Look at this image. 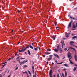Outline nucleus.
<instances>
[{"label": "nucleus", "mask_w": 77, "mask_h": 77, "mask_svg": "<svg viewBox=\"0 0 77 77\" xmlns=\"http://www.w3.org/2000/svg\"><path fill=\"white\" fill-rule=\"evenodd\" d=\"M34 50L35 51H37V50H38V49L36 48H34Z\"/></svg>", "instance_id": "nucleus-32"}, {"label": "nucleus", "mask_w": 77, "mask_h": 77, "mask_svg": "<svg viewBox=\"0 0 77 77\" xmlns=\"http://www.w3.org/2000/svg\"><path fill=\"white\" fill-rule=\"evenodd\" d=\"M60 43L62 44V48H63V46L65 45V44L64 43V41H61Z\"/></svg>", "instance_id": "nucleus-2"}, {"label": "nucleus", "mask_w": 77, "mask_h": 77, "mask_svg": "<svg viewBox=\"0 0 77 77\" xmlns=\"http://www.w3.org/2000/svg\"><path fill=\"white\" fill-rule=\"evenodd\" d=\"M68 17L69 18V19H72V20H77L76 18L75 17H71L70 16V17H69V15Z\"/></svg>", "instance_id": "nucleus-3"}, {"label": "nucleus", "mask_w": 77, "mask_h": 77, "mask_svg": "<svg viewBox=\"0 0 77 77\" xmlns=\"http://www.w3.org/2000/svg\"><path fill=\"white\" fill-rule=\"evenodd\" d=\"M56 35H54L52 36V39L53 40H55L56 39Z\"/></svg>", "instance_id": "nucleus-9"}, {"label": "nucleus", "mask_w": 77, "mask_h": 77, "mask_svg": "<svg viewBox=\"0 0 77 77\" xmlns=\"http://www.w3.org/2000/svg\"><path fill=\"white\" fill-rule=\"evenodd\" d=\"M19 58H20V56H19L16 59H19Z\"/></svg>", "instance_id": "nucleus-47"}, {"label": "nucleus", "mask_w": 77, "mask_h": 77, "mask_svg": "<svg viewBox=\"0 0 77 77\" xmlns=\"http://www.w3.org/2000/svg\"><path fill=\"white\" fill-rule=\"evenodd\" d=\"M74 42L73 41H72L70 42V45H74V46H75V45H74L73 44H74Z\"/></svg>", "instance_id": "nucleus-4"}, {"label": "nucleus", "mask_w": 77, "mask_h": 77, "mask_svg": "<svg viewBox=\"0 0 77 77\" xmlns=\"http://www.w3.org/2000/svg\"><path fill=\"white\" fill-rule=\"evenodd\" d=\"M57 77H60L59 76V73H58Z\"/></svg>", "instance_id": "nucleus-59"}, {"label": "nucleus", "mask_w": 77, "mask_h": 77, "mask_svg": "<svg viewBox=\"0 0 77 77\" xmlns=\"http://www.w3.org/2000/svg\"><path fill=\"white\" fill-rule=\"evenodd\" d=\"M54 51H55V52H58V50L56 48H55L54 49Z\"/></svg>", "instance_id": "nucleus-16"}, {"label": "nucleus", "mask_w": 77, "mask_h": 77, "mask_svg": "<svg viewBox=\"0 0 77 77\" xmlns=\"http://www.w3.org/2000/svg\"><path fill=\"white\" fill-rule=\"evenodd\" d=\"M63 63V62H62L60 63H57V65H60V64H62V63Z\"/></svg>", "instance_id": "nucleus-20"}, {"label": "nucleus", "mask_w": 77, "mask_h": 77, "mask_svg": "<svg viewBox=\"0 0 77 77\" xmlns=\"http://www.w3.org/2000/svg\"><path fill=\"white\" fill-rule=\"evenodd\" d=\"M54 55L57 58H58V59H59V56H58L57 54H54Z\"/></svg>", "instance_id": "nucleus-8"}, {"label": "nucleus", "mask_w": 77, "mask_h": 77, "mask_svg": "<svg viewBox=\"0 0 77 77\" xmlns=\"http://www.w3.org/2000/svg\"><path fill=\"white\" fill-rule=\"evenodd\" d=\"M18 69V67H17L16 68V69H15L14 71H16V70H17V69Z\"/></svg>", "instance_id": "nucleus-37"}, {"label": "nucleus", "mask_w": 77, "mask_h": 77, "mask_svg": "<svg viewBox=\"0 0 77 77\" xmlns=\"http://www.w3.org/2000/svg\"><path fill=\"white\" fill-rule=\"evenodd\" d=\"M2 74H1L0 75V77H2Z\"/></svg>", "instance_id": "nucleus-44"}, {"label": "nucleus", "mask_w": 77, "mask_h": 77, "mask_svg": "<svg viewBox=\"0 0 77 77\" xmlns=\"http://www.w3.org/2000/svg\"><path fill=\"white\" fill-rule=\"evenodd\" d=\"M65 70H66V69H63V71H65Z\"/></svg>", "instance_id": "nucleus-61"}, {"label": "nucleus", "mask_w": 77, "mask_h": 77, "mask_svg": "<svg viewBox=\"0 0 77 77\" xmlns=\"http://www.w3.org/2000/svg\"><path fill=\"white\" fill-rule=\"evenodd\" d=\"M25 51L24 50V49H23V50L22 49L21 50H19V52H23V51Z\"/></svg>", "instance_id": "nucleus-12"}, {"label": "nucleus", "mask_w": 77, "mask_h": 77, "mask_svg": "<svg viewBox=\"0 0 77 77\" xmlns=\"http://www.w3.org/2000/svg\"><path fill=\"white\" fill-rule=\"evenodd\" d=\"M71 53H68V55H71Z\"/></svg>", "instance_id": "nucleus-45"}, {"label": "nucleus", "mask_w": 77, "mask_h": 77, "mask_svg": "<svg viewBox=\"0 0 77 77\" xmlns=\"http://www.w3.org/2000/svg\"><path fill=\"white\" fill-rule=\"evenodd\" d=\"M32 70H34V69H35V68H34V66L33 64H32Z\"/></svg>", "instance_id": "nucleus-22"}, {"label": "nucleus", "mask_w": 77, "mask_h": 77, "mask_svg": "<svg viewBox=\"0 0 77 77\" xmlns=\"http://www.w3.org/2000/svg\"><path fill=\"white\" fill-rule=\"evenodd\" d=\"M38 48L39 50H40V51H41V49H40V47H38Z\"/></svg>", "instance_id": "nucleus-42"}, {"label": "nucleus", "mask_w": 77, "mask_h": 77, "mask_svg": "<svg viewBox=\"0 0 77 77\" xmlns=\"http://www.w3.org/2000/svg\"><path fill=\"white\" fill-rule=\"evenodd\" d=\"M26 67H27V65H24V66H23V68H26Z\"/></svg>", "instance_id": "nucleus-40"}, {"label": "nucleus", "mask_w": 77, "mask_h": 77, "mask_svg": "<svg viewBox=\"0 0 77 77\" xmlns=\"http://www.w3.org/2000/svg\"><path fill=\"white\" fill-rule=\"evenodd\" d=\"M47 51H51V49H47Z\"/></svg>", "instance_id": "nucleus-29"}, {"label": "nucleus", "mask_w": 77, "mask_h": 77, "mask_svg": "<svg viewBox=\"0 0 77 77\" xmlns=\"http://www.w3.org/2000/svg\"><path fill=\"white\" fill-rule=\"evenodd\" d=\"M57 49L58 50H61V48H60V47H59V45L58 46H57Z\"/></svg>", "instance_id": "nucleus-10"}, {"label": "nucleus", "mask_w": 77, "mask_h": 77, "mask_svg": "<svg viewBox=\"0 0 77 77\" xmlns=\"http://www.w3.org/2000/svg\"><path fill=\"white\" fill-rule=\"evenodd\" d=\"M65 77L67 76V73L66 72V71H65Z\"/></svg>", "instance_id": "nucleus-18"}, {"label": "nucleus", "mask_w": 77, "mask_h": 77, "mask_svg": "<svg viewBox=\"0 0 77 77\" xmlns=\"http://www.w3.org/2000/svg\"><path fill=\"white\" fill-rule=\"evenodd\" d=\"M20 42H18V44H20Z\"/></svg>", "instance_id": "nucleus-64"}, {"label": "nucleus", "mask_w": 77, "mask_h": 77, "mask_svg": "<svg viewBox=\"0 0 77 77\" xmlns=\"http://www.w3.org/2000/svg\"><path fill=\"white\" fill-rule=\"evenodd\" d=\"M63 39L64 40H65V39H66V38H63Z\"/></svg>", "instance_id": "nucleus-54"}, {"label": "nucleus", "mask_w": 77, "mask_h": 77, "mask_svg": "<svg viewBox=\"0 0 77 77\" xmlns=\"http://www.w3.org/2000/svg\"><path fill=\"white\" fill-rule=\"evenodd\" d=\"M72 36H74V35H75V34H72Z\"/></svg>", "instance_id": "nucleus-48"}, {"label": "nucleus", "mask_w": 77, "mask_h": 77, "mask_svg": "<svg viewBox=\"0 0 77 77\" xmlns=\"http://www.w3.org/2000/svg\"><path fill=\"white\" fill-rule=\"evenodd\" d=\"M65 36L66 38H68V33L67 32H66V34L65 35Z\"/></svg>", "instance_id": "nucleus-23"}, {"label": "nucleus", "mask_w": 77, "mask_h": 77, "mask_svg": "<svg viewBox=\"0 0 77 77\" xmlns=\"http://www.w3.org/2000/svg\"><path fill=\"white\" fill-rule=\"evenodd\" d=\"M59 51H60V53H62V52H63L62 50V49H61V50L60 49H59Z\"/></svg>", "instance_id": "nucleus-25"}, {"label": "nucleus", "mask_w": 77, "mask_h": 77, "mask_svg": "<svg viewBox=\"0 0 77 77\" xmlns=\"http://www.w3.org/2000/svg\"><path fill=\"white\" fill-rule=\"evenodd\" d=\"M49 57H52L53 56V55H50L49 56Z\"/></svg>", "instance_id": "nucleus-51"}, {"label": "nucleus", "mask_w": 77, "mask_h": 77, "mask_svg": "<svg viewBox=\"0 0 77 77\" xmlns=\"http://www.w3.org/2000/svg\"><path fill=\"white\" fill-rule=\"evenodd\" d=\"M71 55H68V57L69 58L70 57H71Z\"/></svg>", "instance_id": "nucleus-36"}, {"label": "nucleus", "mask_w": 77, "mask_h": 77, "mask_svg": "<svg viewBox=\"0 0 77 77\" xmlns=\"http://www.w3.org/2000/svg\"><path fill=\"white\" fill-rule=\"evenodd\" d=\"M43 57H45V55H43Z\"/></svg>", "instance_id": "nucleus-57"}, {"label": "nucleus", "mask_w": 77, "mask_h": 77, "mask_svg": "<svg viewBox=\"0 0 77 77\" xmlns=\"http://www.w3.org/2000/svg\"><path fill=\"white\" fill-rule=\"evenodd\" d=\"M55 21H56V20H55ZM57 22H55V26H56V25H57Z\"/></svg>", "instance_id": "nucleus-35"}, {"label": "nucleus", "mask_w": 77, "mask_h": 77, "mask_svg": "<svg viewBox=\"0 0 77 77\" xmlns=\"http://www.w3.org/2000/svg\"><path fill=\"white\" fill-rule=\"evenodd\" d=\"M77 69V67H75L73 69L74 71H75Z\"/></svg>", "instance_id": "nucleus-19"}, {"label": "nucleus", "mask_w": 77, "mask_h": 77, "mask_svg": "<svg viewBox=\"0 0 77 77\" xmlns=\"http://www.w3.org/2000/svg\"><path fill=\"white\" fill-rule=\"evenodd\" d=\"M70 63L71 65H72V64H74V63H73L72 62V61H70Z\"/></svg>", "instance_id": "nucleus-27"}, {"label": "nucleus", "mask_w": 77, "mask_h": 77, "mask_svg": "<svg viewBox=\"0 0 77 77\" xmlns=\"http://www.w3.org/2000/svg\"><path fill=\"white\" fill-rule=\"evenodd\" d=\"M52 73V69H51L49 71V75H51Z\"/></svg>", "instance_id": "nucleus-13"}, {"label": "nucleus", "mask_w": 77, "mask_h": 77, "mask_svg": "<svg viewBox=\"0 0 77 77\" xmlns=\"http://www.w3.org/2000/svg\"><path fill=\"white\" fill-rule=\"evenodd\" d=\"M52 59V57H49L48 59V60H51Z\"/></svg>", "instance_id": "nucleus-24"}, {"label": "nucleus", "mask_w": 77, "mask_h": 77, "mask_svg": "<svg viewBox=\"0 0 77 77\" xmlns=\"http://www.w3.org/2000/svg\"><path fill=\"white\" fill-rule=\"evenodd\" d=\"M23 73H26L27 75V76H28V74L27 73V72H23Z\"/></svg>", "instance_id": "nucleus-33"}, {"label": "nucleus", "mask_w": 77, "mask_h": 77, "mask_svg": "<svg viewBox=\"0 0 77 77\" xmlns=\"http://www.w3.org/2000/svg\"><path fill=\"white\" fill-rule=\"evenodd\" d=\"M27 48H29V45H28L26 48L25 47V49H24V50L25 51Z\"/></svg>", "instance_id": "nucleus-14"}, {"label": "nucleus", "mask_w": 77, "mask_h": 77, "mask_svg": "<svg viewBox=\"0 0 77 77\" xmlns=\"http://www.w3.org/2000/svg\"><path fill=\"white\" fill-rule=\"evenodd\" d=\"M17 53H15V56H17Z\"/></svg>", "instance_id": "nucleus-60"}, {"label": "nucleus", "mask_w": 77, "mask_h": 77, "mask_svg": "<svg viewBox=\"0 0 77 77\" xmlns=\"http://www.w3.org/2000/svg\"><path fill=\"white\" fill-rule=\"evenodd\" d=\"M72 57H70V58L69 59V61H71V60H70V59H72Z\"/></svg>", "instance_id": "nucleus-43"}, {"label": "nucleus", "mask_w": 77, "mask_h": 77, "mask_svg": "<svg viewBox=\"0 0 77 77\" xmlns=\"http://www.w3.org/2000/svg\"><path fill=\"white\" fill-rule=\"evenodd\" d=\"M28 54H29V55H30V51L29 50H28Z\"/></svg>", "instance_id": "nucleus-17"}, {"label": "nucleus", "mask_w": 77, "mask_h": 77, "mask_svg": "<svg viewBox=\"0 0 77 77\" xmlns=\"http://www.w3.org/2000/svg\"><path fill=\"white\" fill-rule=\"evenodd\" d=\"M20 59H25V58H20Z\"/></svg>", "instance_id": "nucleus-55"}, {"label": "nucleus", "mask_w": 77, "mask_h": 77, "mask_svg": "<svg viewBox=\"0 0 77 77\" xmlns=\"http://www.w3.org/2000/svg\"><path fill=\"white\" fill-rule=\"evenodd\" d=\"M5 65H6V64H5L4 65H3L2 67V68H4V66H5Z\"/></svg>", "instance_id": "nucleus-31"}, {"label": "nucleus", "mask_w": 77, "mask_h": 77, "mask_svg": "<svg viewBox=\"0 0 77 77\" xmlns=\"http://www.w3.org/2000/svg\"><path fill=\"white\" fill-rule=\"evenodd\" d=\"M32 74H34V70H32Z\"/></svg>", "instance_id": "nucleus-46"}, {"label": "nucleus", "mask_w": 77, "mask_h": 77, "mask_svg": "<svg viewBox=\"0 0 77 77\" xmlns=\"http://www.w3.org/2000/svg\"><path fill=\"white\" fill-rule=\"evenodd\" d=\"M28 72H29V74L30 75H31V73L30 72V71L28 70Z\"/></svg>", "instance_id": "nucleus-30"}, {"label": "nucleus", "mask_w": 77, "mask_h": 77, "mask_svg": "<svg viewBox=\"0 0 77 77\" xmlns=\"http://www.w3.org/2000/svg\"><path fill=\"white\" fill-rule=\"evenodd\" d=\"M52 74H51V75H50V77H53L52 76Z\"/></svg>", "instance_id": "nucleus-49"}, {"label": "nucleus", "mask_w": 77, "mask_h": 77, "mask_svg": "<svg viewBox=\"0 0 77 77\" xmlns=\"http://www.w3.org/2000/svg\"><path fill=\"white\" fill-rule=\"evenodd\" d=\"M35 75H33V77H36V71H35Z\"/></svg>", "instance_id": "nucleus-11"}, {"label": "nucleus", "mask_w": 77, "mask_h": 77, "mask_svg": "<svg viewBox=\"0 0 77 77\" xmlns=\"http://www.w3.org/2000/svg\"><path fill=\"white\" fill-rule=\"evenodd\" d=\"M64 66H66L67 67L68 66V65H67V64H64Z\"/></svg>", "instance_id": "nucleus-28"}, {"label": "nucleus", "mask_w": 77, "mask_h": 77, "mask_svg": "<svg viewBox=\"0 0 77 77\" xmlns=\"http://www.w3.org/2000/svg\"><path fill=\"white\" fill-rule=\"evenodd\" d=\"M6 62H5V63H2V64H5V63H6Z\"/></svg>", "instance_id": "nucleus-62"}, {"label": "nucleus", "mask_w": 77, "mask_h": 77, "mask_svg": "<svg viewBox=\"0 0 77 77\" xmlns=\"http://www.w3.org/2000/svg\"><path fill=\"white\" fill-rule=\"evenodd\" d=\"M11 58H9L8 59V60H11Z\"/></svg>", "instance_id": "nucleus-53"}, {"label": "nucleus", "mask_w": 77, "mask_h": 77, "mask_svg": "<svg viewBox=\"0 0 77 77\" xmlns=\"http://www.w3.org/2000/svg\"><path fill=\"white\" fill-rule=\"evenodd\" d=\"M27 61H28L27 60H24L23 62H19L20 65H21L22 64H24V63L26 62H27Z\"/></svg>", "instance_id": "nucleus-1"}, {"label": "nucleus", "mask_w": 77, "mask_h": 77, "mask_svg": "<svg viewBox=\"0 0 77 77\" xmlns=\"http://www.w3.org/2000/svg\"><path fill=\"white\" fill-rule=\"evenodd\" d=\"M30 28V27L29 26H28L27 27V29H29Z\"/></svg>", "instance_id": "nucleus-52"}, {"label": "nucleus", "mask_w": 77, "mask_h": 77, "mask_svg": "<svg viewBox=\"0 0 77 77\" xmlns=\"http://www.w3.org/2000/svg\"><path fill=\"white\" fill-rule=\"evenodd\" d=\"M66 50H67V48H65L64 49V50H65V51H66Z\"/></svg>", "instance_id": "nucleus-50"}, {"label": "nucleus", "mask_w": 77, "mask_h": 77, "mask_svg": "<svg viewBox=\"0 0 77 77\" xmlns=\"http://www.w3.org/2000/svg\"><path fill=\"white\" fill-rule=\"evenodd\" d=\"M29 47H30V48H31V49H33V48L32 46V45H29Z\"/></svg>", "instance_id": "nucleus-15"}, {"label": "nucleus", "mask_w": 77, "mask_h": 77, "mask_svg": "<svg viewBox=\"0 0 77 77\" xmlns=\"http://www.w3.org/2000/svg\"><path fill=\"white\" fill-rule=\"evenodd\" d=\"M46 54H50V53H48V52H46Z\"/></svg>", "instance_id": "nucleus-38"}, {"label": "nucleus", "mask_w": 77, "mask_h": 77, "mask_svg": "<svg viewBox=\"0 0 77 77\" xmlns=\"http://www.w3.org/2000/svg\"><path fill=\"white\" fill-rule=\"evenodd\" d=\"M73 28H75V25L74 24H73Z\"/></svg>", "instance_id": "nucleus-34"}, {"label": "nucleus", "mask_w": 77, "mask_h": 77, "mask_svg": "<svg viewBox=\"0 0 77 77\" xmlns=\"http://www.w3.org/2000/svg\"><path fill=\"white\" fill-rule=\"evenodd\" d=\"M17 12L18 13H20V10H17Z\"/></svg>", "instance_id": "nucleus-41"}, {"label": "nucleus", "mask_w": 77, "mask_h": 77, "mask_svg": "<svg viewBox=\"0 0 77 77\" xmlns=\"http://www.w3.org/2000/svg\"><path fill=\"white\" fill-rule=\"evenodd\" d=\"M70 27H71V22L69 23L68 26V28H70Z\"/></svg>", "instance_id": "nucleus-6"}, {"label": "nucleus", "mask_w": 77, "mask_h": 77, "mask_svg": "<svg viewBox=\"0 0 77 77\" xmlns=\"http://www.w3.org/2000/svg\"><path fill=\"white\" fill-rule=\"evenodd\" d=\"M25 53L26 54H27V52H25Z\"/></svg>", "instance_id": "nucleus-63"}, {"label": "nucleus", "mask_w": 77, "mask_h": 77, "mask_svg": "<svg viewBox=\"0 0 77 77\" xmlns=\"http://www.w3.org/2000/svg\"><path fill=\"white\" fill-rule=\"evenodd\" d=\"M17 62H20V59L18 58V59H17Z\"/></svg>", "instance_id": "nucleus-21"}, {"label": "nucleus", "mask_w": 77, "mask_h": 77, "mask_svg": "<svg viewBox=\"0 0 77 77\" xmlns=\"http://www.w3.org/2000/svg\"><path fill=\"white\" fill-rule=\"evenodd\" d=\"M62 75L63 77H65V76H64V74H63V73H62Z\"/></svg>", "instance_id": "nucleus-39"}, {"label": "nucleus", "mask_w": 77, "mask_h": 77, "mask_svg": "<svg viewBox=\"0 0 77 77\" xmlns=\"http://www.w3.org/2000/svg\"><path fill=\"white\" fill-rule=\"evenodd\" d=\"M77 37L76 36H74L72 37V39H74V38H77Z\"/></svg>", "instance_id": "nucleus-26"}, {"label": "nucleus", "mask_w": 77, "mask_h": 77, "mask_svg": "<svg viewBox=\"0 0 77 77\" xmlns=\"http://www.w3.org/2000/svg\"><path fill=\"white\" fill-rule=\"evenodd\" d=\"M46 63H47V65H48V62L47 61V62H46Z\"/></svg>", "instance_id": "nucleus-56"}, {"label": "nucleus", "mask_w": 77, "mask_h": 77, "mask_svg": "<svg viewBox=\"0 0 77 77\" xmlns=\"http://www.w3.org/2000/svg\"><path fill=\"white\" fill-rule=\"evenodd\" d=\"M65 57H64L62 59H65Z\"/></svg>", "instance_id": "nucleus-58"}, {"label": "nucleus", "mask_w": 77, "mask_h": 77, "mask_svg": "<svg viewBox=\"0 0 77 77\" xmlns=\"http://www.w3.org/2000/svg\"><path fill=\"white\" fill-rule=\"evenodd\" d=\"M70 49V50H72V49H73V50H74V51H75V49L73 48L69 47V48L68 49V50H69Z\"/></svg>", "instance_id": "nucleus-7"}, {"label": "nucleus", "mask_w": 77, "mask_h": 77, "mask_svg": "<svg viewBox=\"0 0 77 77\" xmlns=\"http://www.w3.org/2000/svg\"><path fill=\"white\" fill-rule=\"evenodd\" d=\"M74 58L75 61H77V55L75 54L74 55Z\"/></svg>", "instance_id": "nucleus-5"}]
</instances>
